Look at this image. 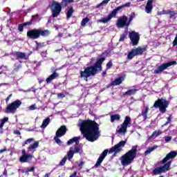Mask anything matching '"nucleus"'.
I'll use <instances>...</instances> for the list:
<instances>
[{
  "instance_id": "obj_49",
  "label": "nucleus",
  "mask_w": 177,
  "mask_h": 177,
  "mask_svg": "<svg viewBox=\"0 0 177 177\" xmlns=\"http://www.w3.org/2000/svg\"><path fill=\"white\" fill-rule=\"evenodd\" d=\"M112 66H113V62H109V63H107V64H106V67L108 68H110Z\"/></svg>"
},
{
  "instance_id": "obj_47",
  "label": "nucleus",
  "mask_w": 177,
  "mask_h": 177,
  "mask_svg": "<svg viewBox=\"0 0 177 177\" xmlns=\"http://www.w3.org/2000/svg\"><path fill=\"white\" fill-rule=\"evenodd\" d=\"M171 119H172L171 115H170V116H169L167 118V120L166 123H165V124H168V123H171Z\"/></svg>"
},
{
  "instance_id": "obj_55",
  "label": "nucleus",
  "mask_w": 177,
  "mask_h": 177,
  "mask_svg": "<svg viewBox=\"0 0 177 177\" xmlns=\"http://www.w3.org/2000/svg\"><path fill=\"white\" fill-rule=\"evenodd\" d=\"M7 176H8V171H7V170H5L3 171V177H7Z\"/></svg>"
},
{
  "instance_id": "obj_58",
  "label": "nucleus",
  "mask_w": 177,
  "mask_h": 177,
  "mask_svg": "<svg viewBox=\"0 0 177 177\" xmlns=\"http://www.w3.org/2000/svg\"><path fill=\"white\" fill-rule=\"evenodd\" d=\"M50 173H46V174H45L44 177H50Z\"/></svg>"
},
{
  "instance_id": "obj_18",
  "label": "nucleus",
  "mask_w": 177,
  "mask_h": 177,
  "mask_svg": "<svg viewBox=\"0 0 177 177\" xmlns=\"http://www.w3.org/2000/svg\"><path fill=\"white\" fill-rule=\"evenodd\" d=\"M116 25L118 27H124V26H129V23H128V17L123 15L118 19Z\"/></svg>"
},
{
  "instance_id": "obj_5",
  "label": "nucleus",
  "mask_w": 177,
  "mask_h": 177,
  "mask_svg": "<svg viewBox=\"0 0 177 177\" xmlns=\"http://www.w3.org/2000/svg\"><path fill=\"white\" fill-rule=\"evenodd\" d=\"M38 141H35L32 144H30L29 147H28V151L31 152L32 153H26V149H22V156L19 158L20 162H26L29 160H32L34 157L32 153L35 152V149L39 147Z\"/></svg>"
},
{
  "instance_id": "obj_28",
  "label": "nucleus",
  "mask_w": 177,
  "mask_h": 177,
  "mask_svg": "<svg viewBox=\"0 0 177 177\" xmlns=\"http://www.w3.org/2000/svg\"><path fill=\"white\" fill-rule=\"evenodd\" d=\"M121 116L120 113H115V115H111V122H115V120H120Z\"/></svg>"
},
{
  "instance_id": "obj_40",
  "label": "nucleus",
  "mask_w": 177,
  "mask_h": 177,
  "mask_svg": "<svg viewBox=\"0 0 177 177\" xmlns=\"http://www.w3.org/2000/svg\"><path fill=\"white\" fill-rule=\"evenodd\" d=\"M164 138L165 142H169V141H171L172 140L171 136H165Z\"/></svg>"
},
{
  "instance_id": "obj_4",
  "label": "nucleus",
  "mask_w": 177,
  "mask_h": 177,
  "mask_svg": "<svg viewBox=\"0 0 177 177\" xmlns=\"http://www.w3.org/2000/svg\"><path fill=\"white\" fill-rule=\"evenodd\" d=\"M138 148V145H133L131 147V149H129V151L126 152V153L120 158V160L122 166H128L129 165H131L132 162H133L137 156Z\"/></svg>"
},
{
  "instance_id": "obj_7",
  "label": "nucleus",
  "mask_w": 177,
  "mask_h": 177,
  "mask_svg": "<svg viewBox=\"0 0 177 177\" xmlns=\"http://www.w3.org/2000/svg\"><path fill=\"white\" fill-rule=\"evenodd\" d=\"M131 4V3H125V4H123L122 6H120L117 8H115V10H113L112 12H111V14H109L106 18L99 19L97 21L100 23H108V21L111 20L113 17H115V16H116L118 10H120V9H122V8H125L126 7H130Z\"/></svg>"
},
{
  "instance_id": "obj_2",
  "label": "nucleus",
  "mask_w": 177,
  "mask_h": 177,
  "mask_svg": "<svg viewBox=\"0 0 177 177\" xmlns=\"http://www.w3.org/2000/svg\"><path fill=\"white\" fill-rule=\"evenodd\" d=\"M105 57H98L94 66L86 67L84 71H80V77L88 82V78L93 77L97 74V71H102V64L104 62Z\"/></svg>"
},
{
  "instance_id": "obj_16",
  "label": "nucleus",
  "mask_w": 177,
  "mask_h": 177,
  "mask_svg": "<svg viewBox=\"0 0 177 177\" xmlns=\"http://www.w3.org/2000/svg\"><path fill=\"white\" fill-rule=\"evenodd\" d=\"M129 37L133 46L138 45L140 38L139 32L136 31H129Z\"/></svg>"
},
{
  "instance_id": "obj_54",
  "label": "nucleus",
  "mask_w": 177,
  "mask_h": 177,
  "mask_svg": "<svg viewBox=\"0 0 177 177\" xmlns=\"http://www.w3.org/2000/svg\"><path fill=\"white\" fill-rule=\"evenodd\" d=\"M76 176H77V171H74V173H73V174H71L70 177H76Z\"/></svg>"
},
{
  "instance_id": "obj_3",
  "label": "nucleus",
  "mask_w": 177,
  "mask_h": 177,
  "mask_svg": "<svg viewBox=\"0 0 177 177\" xmlns=\"http://www.w3.org/2000/svg\"><path fill=\"white\" fill-rule=\"evenodd\" d=\"M177 156V151H171L169 153H167L162 160V163L164 166H160V167H156L153 170V174H161V173H165V171H168L170 169V166L171 165V162H168L169 159H174Z\"/></svg>"
},
{
  "instance_id": "obj_15",
  "label": "nucleus",
  "mask_w": 177,
  "mask_h": 177,
  "mask_svg": "<svg viewBox=\"0 0 177 177\" xmlns=\"http://www.w3.org/2000/svg\"><path fill=\"white\" fill-rule=\"evenodd\" d=\"M174 64H176V61L173 62H168L167 63H164L163 64H161L156 68V70H154V74H161L164 70H166L168 68V67H170L171 66H173Z\"/></svg>"
},
{
  "instance_id": "obj_42",
  "label": "nucleus",
  "mask_w": 177,
  "mask_h": 177,
  "mask_svg": "<svg viewBox=\"0 0 177 177\" xmlns=\"http://www.w3.org/2000/svg\"><path fill=\"white\" fill-rule=\"evenodd\" d=\"M32 20H33L34 21H39V20H41L40 17H39V15H35L34 17H32Z\"/></svg>"
},
{
  "instance_id": "obj_8",
  "label": "nucleus",
  "mask_w": 177,
  "mask_h": 177,
  "mask_svg": "<svg viewBox=\"0 0 177 177\" xmlns=\"http://www.w3.org/2000/svg\"><path fill=\"white\" fill-rule=\"evenodd\" d=\"M131 122V116H125L123 123L120 124V127L118 126L116 130V133L121 135L126 134L127 131V128L129 124H130Z\"/></svg>"
},
{
  "instance_id": "obj_57",
  "label": "nucleus",
  "mask_w": 177,
  "mask_h": 177,
  "mask_svg": "<svg viewBox=\"0 0 177 177\" xmlns=\"http://www.w3.org/2000/svg\"><path fill=\"white\" fill-rule=\"evenodd\" d=\"M47 52H41V56H46Z\"/></svg>"
},
{
  "instance_id": "obj_46",
  "label": "nucleus",
  "mask_w": 177,
  "mask_h": 177,
  "mask_svg": "<svg viewBox=\"0 0 177 177\" xmlns=\"http://www.w3.org/2000/svg\"><path fill=\"white\" fill-rule=\"evenodd\" d=\"M57 97L59 99H63L64 97H65V95H64V93H58L57 94Z\"/></svg>"
},
{
  "instance_id": "obj_51",
  "label": "nucleus",
  "mask_w": 177,
  "mask_h": 177,
  "mask_svg": "<svg viewBox=\"0 0 177 177\" xmlns=\"http://www.w3.org/2000/svg\"><path fill=\"white\" fill-rule=\"evenodd\" d=\"M173 45H174V46H176L177 45V34H176V35L175 37V39L174 40Z\"/></svg>"
},
{
  "instance_id": "obj_30",
  "label": "nucleus",
  "mask_w": 177,
  "mask_h": 177,
  "mask_svg": "<svg viewBox=\"0 0 177 177\" xmlns=\"http://www.w3.org/2000/svg\"><path fill=\"white\" fill-rule=\"evenodd\" d=\"M32 21H26V23H24V24H19L18 26V30L19 31H24V26H28L30 24H32Z\"/></svg>"
},
{
  "instance_id": "obj_12",
  "label": "nucleus",
  "mask_w": 177,
  "mask_h": 177,
  "mask_svg": "<svg viewBox=\"0 0 177 177\" xmlns=\"http://www.w3.org/2000/svg\"><path fill=\"white\" fill-rule=\"evenodd\" d=\"M82 152V147L78 145H74V147H71L69 151L67 152V156L69 160L72 159L74 156V153H81Z\"/></svg>"
},
{
  "instance_id": "obj_61",
  "label": "nucleus",
  "mask_w": 177,
  "mask_h": 177,
  "mask_svg": "<svg viewBox=\"0 0 177 177\" xmlns=\"http://www.w3.org/2000/svg\"><path fill=\"white\" fill-rule=\"evenodd\" d=\"M3 85H6V84H0V86H3Z\"/></svg>"
},
{
  "instance_id": "obj_34",
  "label": "nucleus",
  "mask_w": 177,
  "mask_h": 177,
  "mask_svg": "<svg viewBox=\"0 0 177 177\" xmlns=\"http://www.w3.org/2000/svg\"><path fill=\"white\" fill-rule=\"evenodd\" d=\"M128 35V31L125 30L124 31L123 34H122V35H120V41H124L125 38H127Z\"/></svg>"
},
{
  "instance_id": "obj_60",
  "label": "nucleus",
  "mask_w": 177,
  "mask_h": 177,
  "mask_svg": "<svg viewBox=\"0 0 177 177\" xmlns=\"http://www.w3.org/2000/svg\"><path fill=\"white\" fill-rule=\"evenodd\" d=\"M17 64H15V66H16ZM21 67L20 65H17V68H19Z\"/></svg>"
},
{
  "instance_id": "obj_19",
  "label": "nucleus",
  "mask_w": 177,
  "mask_h": 177,
  "mask_svg": "<svg viewBox=\"0 0 177 177\" xmlns=\"http://www.w3.org/2000/svg\"><path fill=\"white\" fill-rule=\"evenodd\" d=\"M109 149H104V151H103V152L100 154V157L98 158L95 163V167H98L99 166H100L102 162H103L104 158H106Z\"/></svg>"
},
{
  "instance_id": "obj_24",
  "label": "nucleus",
  "mask_w": 177,
  "mask_h": 177,
  "mask_svg": "<svg viewBox=\"0 0 177 177\" xmlns=\"http://www.w3.org/2000/svg\"><path fill=\"white\" fill-rule=\"evenodd\" d=\"M50 122V118L48 117L46 118V119H44L43 122L41 124V125L40 126V127H41V129H46V127H47L48 124H49Z\"/></svg>"
},
{
  "instance_id": "obj_50",
  "label": "nucleus",
  "mask_w": 177,
  "mask_h": 177,
  "mask_svg": "<svg viewBox=\"0 0 177 177\" xmlns=\"http://www.w3.org/2000/svg\"><path fill=\"white\" fill-rule=\"evenodd\" d=\"M84 165V162H83V161L80 162V163L79 164V169L80 170H81V169H82Z\"/></svg>"
},
{
  "instance_id": "obj_29",
  "label": "nucleus",
  "mask_w": 177,
  "mask_h": 177,
  "mask_svg": "<svg viewBox=\"0 0 177 177\" xmlns=\"http://www.w3.org/2000/svg\"><path fill=\"white\" fill-rule=\"evenodd\" d=\"M15 55L18 59H25L26 57V53H24V52H15Z\"/></svg>"
},
{
  "instance_id": "obj_38",
  "label": "nucleus",
  "mask_w": 177,
  "mask_h": 177,
  "mask_svg": "<svg viewBox=\"0 0 177 177\" xmlns=\"http://www.w3.org/2000/svg\"><path fill=\"white\" fill-rule=\"evenodd\" d=\"M134 17H136V14L135 12H132V14L130 15L129 18V21L127 20V23H129V26L130 23L132 21L133 19H134Z\"/></svg>"
},
{
  "instance_id": "obj_45",
  "label": "nucleus",
  "mask_w": 177,
  "mask_h": 177,
  "mask_svg": "<svg viewBox=\"0 0 177 177\" xmlns=\"http://www.w3.org/2000/svg\"><path fill=\"white\" fill-rule=\"evenodd\" d=\"M32 141H34V138H28V140H26L25 144H30Z\"/></svg>"
},
{
  "instance_id": "obj_11",
  "label": "nucleus",
  "mask_w": 177,
  "mask_h": 177,
  "mask_svg": "<svg viewBox=\"0 0 177 177\" xmlns=\"http://www.w3.org/2000/svg\"><path fill=\"white\" fill-rule=\"evenodd\" d=\"M67 131V127L65 125L61 126L58 130L56 131V136L54 138V140L57 142V144H59V145H62L63 142L59 137H62V136H64Z\"/></svg>"
},
{
  "instance_id": "obj_13",
  "label": "nucleus",
  "mask_w": 177,
  "mask_h": 177,
  "mask_svg": "<svg viewBox=\"0 0 177 177\" xmlns=\"http://www.w3.org/2000/svg\"><path fill=\"white\" fill-rule=\"evenodd\" d=\"M126 144H127V140L120 141V142H118V144L114 145V147H112V148L109 149V153H113V152H114V155H115L116 153H118V152H120L121 151H122V147H124Z\"/></svg>"
},
{
  "instance_id": "obj_9",
  "label": "nucleus",
  "mask_w": 177,
  "mask_h": 177,
  "mask_svg": "<svg viewBox=\"0 0 177 177\" xmlns=\"http://www.w3.org/2000/svg\"><path fill=\"white\" fill-rule=\"evenodd\" d=\"M169 104V102L165 100V99H158L155 102L153 107H155V109H158V107H159L160 113L164 114V113H166Z\"/></svg>"
},
{
  "instance_id": "obj_1",
  "label": "nucleus",
  "mask_w": 177,
  "mask_h": 177,
  "mask_svg": "<svg viewBox=\"0 0 177 177\" xmlns=\"http://www.w3.org/2000/svg\"><path fill=\"white\" fill-rule=\"evenodd\" d=\"M78 126L83 136L88 141H95L100 136L98 123L95 120H81Z\"/></svg>"
},
{
  "instance_id": "obj_26",
  "label": "nucleus",
  "mask_w": 177,
  "mask_h": 177,
  "mask_svg": "<svg viewBox=\"0 0 177 177\" xmlns=\"http://www.w3.org/2000/svg\"><path fill=\"white\" fill-rule=\"evenodd\" d=\"M81 137H73V138H71L70 140H68V145H71L73 142H78L80 140Z\"/></svg>"
},
{
  "instance_id": "obj_17",
  "label": "nucleus",
  "mask_w": 177,
  "mask_h": 177,
  "mask_svg": "<svg viewBox=\"0 0 177 177\" xmlns=\"http://www.w3.org/2000/svg\"><path fill=\"white\" fill-rule=\"evenodd\" d=\"M51 10L53 12V17H57V16L59 15L62 10V6H60V4L56 1H53L51 5Z\"/></svg>"
},
{
  "instance_id": "obj_6",
  "label": "nucleus",
  "mask_w": 177,
  "mask_h": 177,
  "mask_svg": "<svg viewBox=\"0 0 177 177\" xmlns=\"http://www.w3.org/2000/svg\"><path fill=\"white\" fill-rule=\"evenodd\" d=\"M49 34H50V31L49 30H29L27 32V36L33 39L39 38L40 35L47 37Z\"/></svg>"
},
{
  "instance_id": "obj_41",
  "label": "nucleus",
  "mask_w": 177,
  "mask_h": 177,
  "mask_svg": "<svg viewBox=\"0 0 177 177\" xmlns=\"http://www.w3.org/2000/svg\"><path fill=\"white\" fill-rule=\"evenodd\" d=\"M35 167H30L28 169H24V170H21L22 171H24L25 173H29V171H34Z\"/></svg>"
},
{
  "instance_id": "obj_44",
  "label": "nucleus",
  "mask_w": 177,
  "mask_h": 177,
  "mask_svg": "<svg viewBox=\"0 0 177 177\" xmlns=\"http://www.w3.org/2000/svg\"><path fill=\"white\" fill-rule=\"evenodd\" d=\"M29 110H30V111H32V110H37L36 104H32V106H30Z\"/></svg>"
},
{
  "instance_id": "obj_22",
  "label": "nucleus",
  "mask_w": 177,
  "mask_h": 177,
  "mask_svg": "<svg viewBox=\"0 0 177 177\" xmlns=\"http://www.w3.org/2000/svg\"><path fill=\"white\" fill-rule=\"evenodd\" d=\"M58 77H59L58 73H56V71H55V73H53V74H51V75H49V77L46 78L47 84H50V82H52L53 80H56V78H57Z\"/></svg>"
},
{
  "instance_id": "obj_36",
  "label": "nucleus",
  "mask_w": 177,
  "mask_h": 177,
  "mask_svg": "<svg viewBox=\"0 0 177 177\" xmlns=\"http://www.w3.org/2000/svg\"><path fill=\"white\" fill-rule=\"evenodd\" d=\"M73 12H74L73 8H70V9L68 10V12L66 13V18H67V19H70V17H71V16H73Z\"/></svg>"
},
{
  "instance_id": "obj_14",
  "label": "nucleus",
  "mask_w": 177,
  "mask_h": 177,
  "mask_svg": "<svg viewBox=\"0 0 177 177\" xmlns=\"http://www.w3.org/2000/svg\"><path fill=\"white\" fill-rule=\"evenodd\" d=\"M146 50V48H142L141 46H138L136 49H131L130 52H129L127 55V59L131 60L134 57V56H137V55H142L143 52Z\"/></svg>"
},
{
  "instance_id": "obj_21",
  "label": "nucleus",
  "mask_w": 177,
  "mask_h": 177,
  "mask_svg": "<svg viewBox=\"0 0 177 177\" xmlns=\"http://www.w3.org/2000/svg\"><path fill=\"white\" fill-rule=\"evenodd\" d=\"M153 0H148L147 3V6L145 7V12L147 13H151L153 7Z\"/></svg>"
},
{
  "instance_id": "obj_43",
  "label": "nucleus",
  "mask_w": 177,
  "mask_h": 177,
  "mask_svg": "<svg viewBox=\"0 0 177 177\" xmlns=\"http://www.w3.org/2000/svg\"><path fill=\"white\" fill-rule=\"evenodd\" d=\"M68 4V0H63L62 2V6L63 7H66Z\"/></svg>"
},
{
  "instance_id": "obj_39",
  "label": "nucleus",
  "mask_w": 177,
  "mask_h": 177,
  "mask_svg": "<svg viewBox=\"0 0 177 177\" xmlns=\"http://www.w3.org/2000/svg\"><path fill=\"white\" fill-rule=\"evenodd\" d=\"M88 21H89V18H84V19H82V20L81 21V25L86 26V23H88Z\"/></svg>"
},
{
  "instance_id": "obj_25",
  "label": "nucleus",
  "mask_w": 177,
  "mask_h": 177,
  "mask_svg": "<svg viewBox=\"0 0 177 177\" xmlns=\"http://www.w3.org/2000/svg\"><path fill=\"white\" fill-rule=\"evenodd\" d=\"M122 81H124L123 77H120L119 78H116L115 81H113L111 85H120L122 84Z\"/></svg>"
},
{
  "instance_id": "obj_48",
  "label": "nucleus",
  "mask_w": 177,
  "mask_h": 177,
  "mask_svg": "<svg viewBox=\"0 0 177 177\" xmlns=\"http://www.w3.org/2000/svg\"><path fill=\"white\" fill-rule=\"evenodd\" d=\"M158 15H167V10H162V11H160V12H158Z\"/></svg>"
},
{
  "instance_id": "obj_33",
  "label": "nucleus",
  "mask_w": 177,
  "mask_h": 177,
  "mask_svg": "<svg viewBox=\"0 0 177 177\" xmlns=\"http://www.w3.org/2000/svg\"><path fill=\"white\" fill-rule=\"evenodd\" d=\"M8 118L6 117L3 118V119H1V122H0V129H3L4 124L6 123V122H8Z\"/></svg>"
},
{
  "instance_id": "obj_20",
  "label": "nucleus",
  "mask_w": 177,
  "mask_h": 177,
  "mask_svg": "<svg viewBox=\"0 0 177 177\" xmlns=\"http://www.w3.org/2000/svg\"><path fill=\"white\" fill-rule=\"evenodd\" d=\"M149 111V106H144L141 110V115L143 117L144 120L147 119V114Z\"/></svg>"
},
{
  "instance_id": "obj_10",
  "label": "nucleus",
  "mask_w": 177,
  "mask_h": 177,
  "mask_svg": "<svg viewBox=\"0 0 177 177\" xmlns=\"http://www.w3.org/2000/svg\"><path fill=\"white\" fill-rule=\"evenodd\" d=\"M21 104L22 102H21V100H15V102H13L12 103L7 106L5 112L7 114H15L17 109H19V107H20Z\"/></svg>"
},
{
  "instance_id": "obj_62",
  "label": "nucleus",
  "mask_w": 177,
  "mask_h": 177,
  "mask_svg": "<svg viewBox=\"0 0 177 177\" xmlns=\"http://www.w3.org/2000/svg\"><path fill=\"white\" fill-rule=\"evenodd\" d=\"M0 177H4V176H3V175L0 176Z\"/></svg>"
},
{
  "instance_id": "obj_59",
  "label": "nucleus",
  "mask_w": 177,
  "mask_h": 177,
  "mask_svg": "<svg viewBox=\"0 0 177 177\" xmlns=\"http://www.w3.org/2000/svg\"><path fill=\"white\" fill-rule=\"evenodd\" d=\"M74 0H68V3H73Z\"/></svg>"
},
{
  "instance_id": "obj_64",
  "label": "nucleus",
  "mask_w": 177,
  "mask_h": 177,
  "mask_svg": "<svg viewBox=\"0 0 177 177\" xmlns=\"http://www.w3.org/2000/svg\"><path fill=\"white\" fill-rule=\"evenodd\" d=\"M103 74H106V73L104 72V73H103Z\"/></svg>"
},
{
  "instance_id": "obj_35",
  "label": "nucleus",
  "mask_w": 177,
  "mask_h": 177,
  "mask_svg": "<svg viewBox=\"0 0 177 177\" xmlns=\"http://www.w3.org/2000/svg\"><path fill=\"white\" fill-rule=\"evenodd\" d=\"M111 0H103V1H102V3H100V4H97V8H100V7H102L103 6H105L106 4H108V3H109Z\"/></svg>"
},
{
  "instance_id": "obj_31",
  "label": "nucleus",
  "mask_w": 177,
  "mask_h": 177,
  "mask_svg": "<svg viewBox=\"0 0 177 177\" xmlns=\"http://www.w3.org/2000/svg\"><path fill=\"white\" fill-rule=\"evenodd\" d=\"M156 148H158L157 145H155L154 147H151V148H148L147 151H145V155H149V153H151V152L154 151V149H156Z\"/></svg>"
},
{
  "instance_id": "obj_32",
  "label": "nucleus",
  "mask_w": 177,
  "mask_h": 177,
  "mask_svg": "<svg viewBox=\"0 0 177 177\" xmlns=\"http://www.w3.org/2000/svg\"><path fill=\"white\" fill-rule=\"evenodd\" d=\"M166 15H169V17L173 19V17H175L176 15H177V12H175V11H170V10H167Z\"/></svg>"
},
{
  "instance_id": "obj_27",
  "label": "nucleus",
  "mask_w": 177,
  "mask_h": 177,
  "mask_svg": "<svg viewBox=\"0 0 177 177\" xmlns=\"http://www.w3.org/2000/svg\"><path fill=\"white\" fill-rule=\"evenodd\" d=\"M137 92H138V89H136V88L129 89V91H127V92H125L124 95L127 96H131L133 95H135Z\"/></svg>"
},
{
  "instance_id": "obj_23",
  "label": "nucleus",
  "mask_w": 177,
  "mask_h": 177,
  "mask_svg": "<svg viewBox=\"0 0 177 177\" xmlns=\"http://www.w3.org/2000/svg\"><path fill=\"white\" fill-rule=\"evenodd\" d=\"M161 134H162V130H156L152 133L151 136H150L149 138H156V137H158V136H160Z\"/></svg>"
},
{
  "instance_id": "obj_53",
  "label": "nucleus",
  "mask_w": 177,
  "mask_h": 177,
  "mask_svg": "<svg viewBox=\"0 0 177 177\" xmlns=\"http://www.w3.org/2000/svg\"><path fill=\"white\" fill-rule=\"evenodd\" d=\"M14 133L15 134L20 135L21 134V131L19 130H14Z\"/></svg>"
},
{
  "instance_id": "obj_63",
  "label": "nucleus",
  "mask_w": 177,
  "mask_h": 177,
  "mask_svg": "<svg viewBox=\"0 0 177 177\" xmlns=\"http://www.w3.org/2000/svg\"><path fill=\"white\" fill-rule=\"evenodd\" d=\"M160 177H163V176H160Z\"/></svg>"
},
{
  "instance_id": "obj_37",
  "label": "nucleus",
  "mask_w": 177,
  "mask_h": 177,
  "mask_svg": "<svg viewBox=\"0 0 177 177\" xmlns=\"http://www.w3.org/2000/svg\"><path fill=\"white\" fill-rule=\"evenodd\" d=\"M66 161H67V156H64L61 160V162H59V166H64Z\"/></svg>"
},
{
  "instance_id": "obj_52",
  "label": "nucleus",
  "mask_w": 177,
  "mask_h": 177,
  "mask_svg": "<svg viewBox=\"0 0 177 177\" xmlns=\"http://www.w3.org/2000/svg\"><path fill=\"white\" fill-rule=\"evenodd\" d=\"M12 93L10 95H9V96H8V97L6 100V103H8V102H9L10 97H12Z\"/></svg>"
},
{
  "instance_id": "obj_56",
  "label": "nucleus",
  "mask_w": 177,
  "mask_h": 177,
  "mask_svg": "<svg viewBox=\"0 0 177 177\" xmlns=\"http://www.w3.org/2000/svg\"><path fill=\"white\" fill-rule=\"evenodd\" d=\"M6 151H7L6 148H4L3 149H0V153H3Z\"/></svg>"
}]
</instances>
